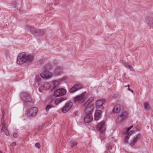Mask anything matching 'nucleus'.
<instances>
[{
  "label": "nucleus",
  "mask_w": 153,
  "mask_h": 153,
  "mask_svg": "<svg viewBox=\"0 0 153 153\" xmlns=\"http://www.w3.org/2000/svg\"><path fill=\"white\" fill-rule=\"evenodd\" d=\"M34 57L32 55H26L25 53H22L19 54L17 57L16 62L19 65H21L25 62H32Z\"/></svg>",
  "instance_id": "obj_1"
},
{
  "label": "nucleus",
  "mask_w": 153,
  "mask_h": 153,
  "mask_svg": "<svg viewBox=\"0 0 153 153\" xmlns=\"http://www.w3.org/2000/svg\"><path fill=\"white\" fill-rule=\"evenodd\" d=\"M133 127V126H131L129 127L125 128L123 131V134L125 135L124 142L126 143H128V139L130 136L134 133V131H130V129Z\"/></svg>",
  "instance_id": "obj_2"
},
{
  "label": "nucleus",
  "mask_w": 153,
  "mask_h": 153,
  "mask_svg": "<svg viewBox=\"0 0 153 153\" xmlns=\"http://www.w3.org/2000/svg\"><path fill=\"white\" fill-rule=\"evenodd\" d=\"M26 29L30 32L31 33L35 35H42L44 33V31L43 30L36 29L34 27L27 25L26 27Z\"/></svg>",
  "instance_id": "obj_3"
},
{
  "label": "nucleus",
  "mask_w": 153,
  "mask_h": 153,
  "mask_svg": "<svg viewBox=\"0 0 153 153\" xmlns=\"http://www.w3.org/2000/svg\"><path fill=\"white\" fill-rule=\"evenodd\" d=\"M38 111V109L36 107L29 108L27 112V115L28 117H33L37 115Z\"/></svg>",
  "instance_id": "obj_4"
},
{
  "label": "nucleus",
  "mask_w": 153,
  "mask_h": 153,
  "mask_svg": "<svg viewBox=\"0 0 153 153\" xmlns=\"http://www.w3.org/2000/svg\"><path fill=\"white\" fill-rule=\"evenodd\" d=\"M2 119H1V127L2 128V129H1V132H2V131H4L5 133V134L7 136H10L9 132L7 130L5 127V123H4V121L3 119L5 115L4 113L3 112H2Z\"/></svg>",
  "instance_id": "obj_5"
},
{
  "label": "nucleus",
  "mask_w": 153,
  "mask_h": 153,
  "mask_svg": "<svg viewBox=\"0 0 153 153\" xmlns=\"http://www.w3.org/2000/svg\"><path fill=\"white\" fill-rule=\"evenodd\" d=\"M41 77L44 79H48L52 77L51 73L48 71L44 70L40 74Z\"/></svg>",
  "instance_id": "obj_6"
},
{
  "label": "nucleus",
  "mask_w": 153,
  "mask_h": 153,
  "mask_svg": "<svg viewBox=\"0 0 153 153\" xmlns=\"http://www.w3.org/2000/svg\"><path fill=\"white\" fill-rule=\"evenodd\" d=\"M85 93H83L80 95L77 96L75 98V100L79 103H82L85 101Z\"/></svg>",
  "instance_id": "obj_7"
},
{
  "label": "nucleus",
  "mask_w": 153,
  "mask_h": 153,
  "mask_svg": "<svg viewBox=\"0 0 153 153\" xmlns=\"http://www.w3.org/2000/svg\"><path fill=\"white\" fill-rule=\"evenodd\" d=\"M66 90L64 88H59L54 92V96L56 97L62 96L66 94Z\"/></svg>",
  "instance_id": "obj_8"
},
{
  "label": "nucleus",
  "mask_w": 153,
  "mask_h": 153,
  "mask_svg": "<svg viewBox=\"0 0 153 153\" xmlns=\"http://www.w3.org/2000/svg\"><path fill=\"white\" fill-rule=\"evenodd\" d=\"M146 21L148 27L150 28H153V17L148 16L146 18Z\"/></svg>",
  "instance_id": "obj_9"
},
{
  "label": "nucleus",
  "mask_w": 153,
  "mask_h": 153,
  "mask_svg": "<svg viewBox=\"0 0 153 153\" xmlns=\"http://www.w3.org/2000/svg\"><path fill=\"white\" fill-rule=\"evenodd\" d=\"M72 105V102H67L64 107L62 108V111L64 113L67 112L71 108Z\"/></svg>",
  "instance_id": "obj_10"
},
{
  "label": "nucleus",
  "mask_w": 153,
  "mask_h": 153,
  "mask_svg": "<svg viewBox=\"0 0 153 153\" xmlns=\"http://www.w3.org/2000/svg\"><path fill=\"white\" fill-rule=\"evenodd\" d=\"M97 130L100 132H103L105 131L106 129L105 122L102 121L99 123L97 125Z\"/></svg>",
  "instance_id": "obj_11"
},
{
  "label": "nucleus",
  "mask_w": 153,
  "mask_h": 153,
  "mask_svg": "<svg viewBox=\"0 0 153 153\" xmlns=\"http://www.w3.org/2000/svg\"><path fill=\"white\" fill-rule=\"evenodd\" d=\"M93 98L91 97L89 98L84 103L83 106L86 109H91L93 107L91 102L93 101Z\"/></svg>",
  "instance_id": "obj_12"
},
{
  "label": "nucleus",
  "mask_w": 153,
  "mask_h": 153,
  "mask_svg": "<svg viewBox=\"0 0 153 153\" xmlns=\"http://www.w3.org/2000/svg\"><path fill=\"white\" fill-rule=\"evenodd\" d=\"M21 97L23 101L25 102H30L31 100L30 96L29 94L26 93H23L21 94Z\"/></svg>",
  "instance_id": "obj_13"
},
{
  "label": "nucleus",
  "mask_w": 153,
  "mask_h": 153,
  "mask_svg": "<svg viewBox=\"0 0 153 153\" xmlns=\"http://www.w3.org/2000/svg\"><path fill=\"white\" fill-rule=\"evenodd\" d=\"M38 86L40 87V89L42 90L48 89L50 87V84L47 82H41L39 84Z\"/></svg>",
  "instance_id": "obj_14"
},
{
  "label": "nucleus",
  "mask_w": 153,
  "mask_h": 153,
  "mask_svg": "<svg viewBox=\"0 0 153 153\" xmlns=\"http://www.w3.org/2000/svg\"><path fill=\"white\" fill-rule=\"evenodd\" d=\"M93 120L92 114L91 113L87 114L85 117L84 119L85 122L88 123L91 122Z\"/></svg>",
  "instance_id": "obj_15"
},
{
  "label": "nucleus",
  "mask_w": 153,
  "mask_h": 153,
  "mask_svg": "<svg viewBox=\"0 0 153 153\" xmlns=\"http://www.w3.org/2000/svg\"><path fill=\"white\" fill-rule=\"evenodd\" d=\"M81 88L82 86L81 85H76L70 88L69 92L70 93H73Z\"/></svg>",
  "instance_id": "obj_16"
},
{
  "label": "nucleus",
  "mask_w": 153,
  "mask_h": 153,
  "mask_svg": "<svg viewBox=\"0 0 153 153\" xmlns=\"http://www.w3.org/2000/svg\"><path fill=\"white\" fill-rule=\"evenodd\" d=\"M103 102L102 100H98L96 102V108L103 109V107L102 105L103 104Z\"/></svg>",
  "instance_id": "obj_17"
},
{
  "label": "nucleus",
  "mask_w": 153,
  "mask_h": 153,
  "mask_svg": "<svg viewBox=\"0 0 153 153\" xmlns=\"http://www.w3.org/2000/svg\"><path fill=\"white\" fill-rule=\"evenodd\" d=\"M101 111L99 110H97L96 111L94 114V120L96 121L98 120L101 117Z\"/></svg>",
  "instance_id": "obj_18"
},
{
  "label": "nucleus",
  "mask_w": 153,
  "mask_h": 153,
  "mask_svg": "<svg viewBox=\"0 0 153 153\" xmlns=\"http://www.w3.org/2000/svg\"><path fill=\"white\" fill-rule=\"evenodd\" d=\"M140 136L139 134L137 135L136 136L133 138L132 141L130 143L131 146H134L138 140L140 139Z\"/></svg>",
  "instance_id": "obj_19"
},
{
  "label": "nucleus",
  "mask_w": 153,
  "mask_h": 153,
  "mask_svg": "<svg viewBox=\"0 0 153 153\" xmlns=\"http://www.w3.org/2000/svg\"><path fill=\"white\" fill-rule=\"evenodd\" d=\"M121 110V106L119 105L115 106L113 109V112L114 114L118 113L120 112Z\"/></svg>",
  "instance_id": "obj_20"
},
{
  "label": "nucleus",
  "mask_w": 153,
  "mask_h": 153,
  "mask_svg": "<svg viewBox=\"0 0 153 153\" xmlns=\"http://www.w3.org/2000/svg\"><path fill=\"white\" fill-rule=\"evenodd\" d=\"M127 113L126 112H122L119 116V120L120 121H122L127 117Z\"/></svg>",
  "instance_id": "obj_21"
},
{
  "label": "nucleus",
  "mask_w": 153,
  "mask_h": 153,
  "mask_svg": "<svg viewBox=\"0 0 153 153\" xmlns=\"http://www.w3.org/2000/svg\"><path fill=\"white\" fill-rule=\"evenodd\" d=\"M122 64L126 67L129 69L131 71H134V69L130 65V64L128 63L123 62Z\"/></svg>",
  "instance_id": "obj_22"
},
{
  "label": "nucleus",
  "mask_w": 153,
  "mask_h": 153,
  "mask_svg": "<svg viewBox=\"0 0 153 153\" xmlns=\"http://www.w3.org/2000/svg\"><path fill=\"white\" fill-rule=\"evenodd\" d=\"M66 99V98L64 97H61L59 98H57L55 100V103L56 105H57L61 102L63 100H65Z\"/></svg>",
  "instance_id": "obj_23"
},
{
  "label": "nucleus",
  "mask_w": 153,
  "mask_h": 153,
  "mask_svg": "<svg viewBox=\"0 0 153 153\" xmlns=\"http://www.w3.org/2000/svg\"><path fill=\"white\" fill-rule=\"evenodd\" d=\"M144 108L146 110L149 111L150 109L151 108L149 103L148 102H145L143 105Z\"/></svg>",
  "instance_id": "obj_24"
},
{
  "label": "nucleus",
  "mask_w": 153,
  "mask_h": 153,
  "mask_svg": "<svg viewBox=\"0 0 153 153\" xmlns=\"http://www.w3.org/2000/svg\"><path fill=\"white\" fill-rule=\"evenodd\" d=\"M60 82L59 81L57 80H55L53 82V87L54 88L58 85L60 84Z\"/></svg>",
  "instance_id": "obj_25"
},
{
  "label": "nucleus",
  "mask_w": 153,
  "mask_h": 153,
  "mask_svg": "<svg viewBox=\"0 0 153 153\" xmlns=\"http://www.w3.org/2000/svg\"><path fill=\"white\" fill-rule=\"evenodd\" d=\"M77 144V143L76 141H73L70 143V145L72 148H73L75 146H76Z\"/></svg>",
  "instance_id": "obj_26"
},
{
  "label": "nucleus",
  "mask_w": 153,
  "mask_h": 153,
  "mask_svg": "<svg viewBox=\"0 0 153 153\" xmlns=\"http://www.w3.org/2000/svg\"><path fill=\"white\" fill-rule=\"evenodd\" d=\"M61 72V70L58 68L56 69L54 71V73L56 75H59Z\"/></svg>",
  "instance_id": "obj_27"
},
{
  "label": "nucleus",
  "mask_w": 153,
  "mask_h": 153,
  "mask_svg": "<svg viewBox=\"0 0 153 153\" xmlns=\"http://www.w3.org/2000/svg\"><path fill=\"white\" fill-rule=\"evenodd\" d=\"M54 107H55L54 106L51 105H48L47 106L46 110L47 112H48L50 109Z\"/></svg>",
  "instance_id": "obj_28"
},
{
  "label": "nucleus",
  "mask_w": 153,
  "mask_h": 153,
  "mask_svg": "<svg viewBox=\"0 0 153 153\" xmlns=\"http://www.w3.org/2000/svg\"><path fill=\"white\" fill-rule=\"evenodd\" d=\"M51 66L49 65H48L45 67L44 70L48 71V70L51 69Z\"/></svg>",
  "instance_id": "obj_29"
},
{
  "label": "nucleus",
  "mask_w": 153,
  "mask_h": 153,
  "mask_svg": "<svg viewBox=\"0 0 153 153\" xmlns=\"http://www.w3.org/2000/svg\"><path fill=\"white\" fill-rule=\"evenodd\" d=\"M36 81L39 82L41 80V78L39 76H36Z\"/></svg>",
  "instance_id": "obj_30"
},
{
  "label": "nucleus",
  "mask_w": 153,
  "mask_h": 153,
  "mask_svg": "<svg viewBox=\"0 0 153 153\" xmlns=\"http://www.w3.org/2000/svg\"><path fill=\"white\" fill-rule=\"evenodd\" d=\"M35 147L36 148H37L38 149H39L40 147V144L39 143H37L35 144Z\"/></svg>",
  "instance_id": "obj_31"
},
{
  "label": "nucleus",
  "mask_w": 153,
  "mask_h": 153,
  "mask_svg": "<svg viewBox=\"0 0 153 153\" xmlns=\"http://www.w3.org/2000/svg\"><path fill=\"white\" fill-rule=\"evenodd\" d=\"M129 86H130L129 84H128V90L129 91H131L132 93H133V91L130 88Z\"/></svg>",
  "instance_id": "obj_32"
},
{
  "label": "nucleus",
  "mask_w": 153,
  "mask_h": 153,
  "mask_svg": "<svg viewBox=\"0 0 153 153\" xmlns=\"http://www.w3.org/2000/svg\"><path fill=\"white\" fill-rule=\"evenodd\" d=\"M13 136L14 137H17L18 136V134L17 133H14L13 134Z\"/></svg>",
  "instance_id": "obj_33"
},
{
  "label": "nucleus",
  "mask_w": 153,
  "mask_h": 153,
  "mask_svg": "<svg viewBox=\"0 0 153 153\" xmlns=\"http://www.w3.org/2000/svg\"><path fill=\"white\" fill-rule=\"evenodd\" d=\"M16 143L15 142H13L10 145L11 146H13L16 145Z\"/></svg>",
  "instance_id": "obj_34"
},
{
  "label": "nucleus",
  "mask_w": 153,
  "mask_h": 153,
  "mask_svg": "<svg viewBox=\"0 0 153 153\" xmlns=\"http://www.w3.org/2000/svg\"><path fill=\"white\" fill-rule=\"evenodd\" d=\"M112 149V146H109L108 147V150H111Z\"/></svg>",
  "instance_id": "obj_35"
},
{
  "label": "nucleus",
  "mask_w": 153,
  "mask_h": 153,
  "mask_svg": "<svg viewBox=\"0 0 153 153\" xmlns=\"http://www.w3.org/2000/svg\"><path fill=\"white\" fill-rule=\"evenodd\" d=\"M45 126V124H43L41 126H40V128H42L43 127Z\"/></svg>",
  "instance_id": "obj_36"
},
{
  "label": "nucleus",
  "mask_w": 153,
  "mask_h": 153,
  "mask_svg": "<svg viewBox=\"0 0 153 153\" xmlns=\"http://www.w3.org/2000/svg\"><path fill=\"white\" fill-rule=\"evenodd\" d=\"M137 128H136L137 129V130H139V127L138 126H137Z\"/></svg>",
  "instance_id": "obj_37"
},
{
  "label": "nucleus",
  "mask_w": 153,
  "mask_h": 153,
  "mask_svg": "<svg viewBox=\"0 0 153 153\" xmlns=\"http://www.w3.org/2000/svg\"><path fill=\"white\" fill-rule=\"evenodd\" d=\"M0 153H2L1 150H0Z\"/></svg>",
  "instance_id": "obj_38"
},
{
  "label": "nucleus",
  "mask_w": 153,
  "mask_h": 153,
  "mask_svg": "<svg viewBox=\"0 0 153 153\" xmlns=\"http://www.w3.org/2000/svg\"><path fill=\"white\" fill-rule=\"evenodd\" d=\"M125 87H127V86H125Z\"/></svg>",
  "instance_id": "obj_39"
}]
</instances>
